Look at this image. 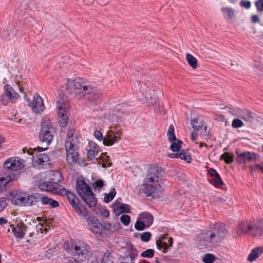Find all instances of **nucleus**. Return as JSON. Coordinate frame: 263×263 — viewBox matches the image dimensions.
<instances>
[{
  "mask_svg": "<svg viewBox=\"0 0 263 263\" xmlns=\"http://www.w3.org/2000/svg\"><path fill=\"white\" fill-rule=\"evenodd\" d=\"M97 223L98 224L92 225L90 230L93 234L100 235L102 232V223L99 221Z\"/></svg>",
  "mask_w": 263,
  "mask_h": 263,
  "instance_id": "35",
  "label": "nucleus"
},
{
  "mask_svg": "<svg viewBox=\"0 0 263 263\" xmlns=\"http://www.w3.org/2000/svg\"><path fill=\"white\" fill-rule=\"evenodd\" d=\"M120 220L124 226H127L130 222V217L128 215H123L120 217Z\"/></svg>",
  "mask_w": 263,
  "mask_h": 263,
  "instance_id": "45",
  "label": "nucleus"
},
{
  "mask_svg": "<svg viewBox=\"0 0 263 263\" xmlns=\"http://www.w3.org/2000/svg\"><path fill=\"white\" fill-rule=\"evenodd\" d=\"M68 108H63L62 110H59L58 112V117L59 118V124L61 127L66 126L69 119L67 115Z\"/></svg>",
  "mask_w": 263,
  "mask_h": 263,
  "instance_id": "20",
  "label": "nucleus"
},
{
  "mask_svg": "<svg viewBox=\"0 0 263 263\" xmlns=\"http://www.w3.org/2000/svg\"><path fill=\"white\" fill-rule=\"evenodd\" d=\"M240 5L246 9H249L251 6V3L249 1L242 0L240 2Z\"/></svg>",
  "mask_w": 263,
  "mask_h": 263,
  "instance_id": "52",
  "label": "nucleus"
},
{
  "mask_svg": "<svg viewBox=\"0 0 263 263\" xmlns=\"http://www.w3.org/2000/svg\"><path fill=\"white\" fill-rule=\"evenodd\" d=\"M4 169L0 172V193L6 190V185L17 180L21 176L23 164L13 157L8 159L3 164Z\"/></svg>",
  "mask_w": 263,
  "mask_h": 263,
  "instance_id": "1",
  "label": "nucleus"
},
{
  "mask_svg": "<svg viewBox=\"0 0 263 263\" xmlns=\"http://www.w3.org/2000/svg\"><path fill=\"white\" fill-rule=\"evenodd\" d=\"M191 122L192 127L196 131L201 129L204 125V121L198 117L191 118Z\"/></svg>",
  "mask_w": 263,
  "mask_h": 263,
  "instance_id": "29",
  "label": "nucleus"
},
{
  "mask_svg": "<svg viewBox=\"0 0 263 263\" xmlns=\"http://www.w3.org/2000/svg\"><path fill=\"white\" fill-rule=\"evenodd\" d=\"M67 252L74 256V261L71 263H80L85 260L90 251L91 247L84 242L78 243H71L66 246Z\"/></svg>",
  "mask_w": 263,
  "mask_h": 263,
  "instance_id": "6",
  "label": "nucleus"
},
{
  "mask_svg": "<svg viewBox=\"0 0 263 263\" xmlns=\"http://www.w3.org/2000/svg\"><path fill=\"white\" fill-rule=\"evenodd\" d=\"M38 187L42 191L50 192L61 195H66L67 197L69 193H72L66 191L63 185L55 182L41 181Z\"/></svg>",
  "mask_w": 263,
  "mask_h": 263,
  "instance_id": "7",
  "label": "nucleus"
},
{
  "mask_svg": "<svg viewBox=\"0 0 263 263\" xmlns=\"http://www.w3.org/2000/svg\"><path fill=\"white\" fill-rule=\"evenodd\" d=\"M167 239V234L160 235L159 239L156 241L157 247L159 250H162L163 253L167 252L170 248L168 243L165 240Z\"/></svg>",
  "mask_w": 263,
  "mask_h": 263,
  "instance_id": "21",
  "label": "nucleus"
},
{
  "mask_svg": "<svg viewBox=\"0 0 263 263\" xmlns=\"http://www.w3.org/2000/svg\"><path fill=\"white\" fill-rule=\"evenodd\" d=\"M244 125L243 122L239 119H234L232 121V126L234 128L241 127Z\"/></svg>",
  "mask_w": 263,
  "mask_h": 263,
  "instance_id": "43",
  "label": "nucleus"
},
{
  "mask_svg": "<svg viewBox=\"0 0 263 263\" xmlns=\"http://www.w3.org/2000/svg\"><path fill=\"white\" fill-rule=\"evenodd\" d=\"M4 89V92L1 97V101L4 105H7L9 100L12 102L15 101L19 96L13 88L9 84L5 85Z\"/></svg>",
  "mask_w": 263,
  "mask_h": 263,
  "instance_id": "11",
  "label": "nucleus"
},
{
  "mask_svg": "<svg viewBox=\"0 0 263 263\" xmlns=\"http://www.w3.org/2000/svg\"><path fill=\"white\" fill-rule=\"evenodd\" d=\"M241 117L244 120L250 122H252L255 119L253 116L252 112L247 109H245L242 111Z\"/></svg>",
  "mask_w": 263,
  "mask_h": 263,
  "instance_id": "36",
  "label": "nucleus"
},
{
  "mask_svg": "<svg viewBox=\"0 0 263 263\" xmlns=\"http://www.w3.org/2000/svg\"><path fill=\"white\" fill-rule=\"evenodd\" d=\"M220 159L223 160L227 164H231L234 161V156L230 153L225 152L220 156Z\"/></svg>",
  "mask_w": 263,
  "mask_h": 263,
  "instance_id": "31",
  "label": "nucleus"
},
{
  "mask_svg": "<svg viewBox=\"0 0 263 263\" xmlns=\"http://www.w3.org/2000/svg\"><path fill=\"white\" fill-rule=\"evenodd\" d=\"M101 212L104 217L107 218L109 216V211L106 209H103L102 211H101Z\"/></svg>",
  "mask_w": 263,
  "mask_h": 263,
  "instance_id": "60",
  "label": "nucleus"
},
{
  "mask_svg": "<svg viewBox=\"0 0 263 263\" xmlns=\"http://www.w3.org/2000/svg\"><path fill=\"white\" fill-rule=\"evenodd\" d=\"M215 259V257L212 254H206L203 257L202 261L204 263H213Z\"/></svg>",
  "mask_w": 263,
  "mask_h": 263,
  "instance_id": "41",
  "label": "nucleus"
},
{
  "mask_svg": "<svg viewBox=\"0 0 263 263\" xmlns=\"http://www.w3.org/2000/svg\"><path fill=\"white\" fill-rule=\"evenodd\" d=\"M41 202L43 205H49L52 208H55L59 206V203L57 201L46 196L41 197Z\"/></svg>",
  "mask_w": 263,
  "mask_h": 263,
  "instance_id": "26",
  "label": "nucleus"
},
{
  "mask_svg": "<svg viewBox=\"0 0 263 263\" xmlns=\"http://www.w3.org/2000/svg\"><path fill=\"white\" fill-rule=\"evenodd\" d=\"M236 161L239 164H245L248 162H256L258 161L260 156L258 154L249 152L244 151L240 152L238 150L236 151Z\"/></svg>",
  "mask_w": 263,
  "mask_h": 263,
  "instance_id": "10",
  "label": "nucleus"
},
{
  "mask_svg": "<svg viewBox=\"0 0 263 263\" xmlns=\"http://www.w3.org/2000/svg\"><path fill=\"white\" fill-rule=\"evenodd\" d=\"M104 185V182L102 179H98L92 184L93 188L95 190H96L97 188H101Z\"/></svg>",
  "mask_w": 263,
  "mask_h": 263,
  "instance_id": "47",
  "label": "nucleus"
},
{
  "mask_svg": "<svg viewBox=\"0 0 263 263\" xmlns=\"http://www.w3.org/2000/svg\"><path fill=\"white\" fill-rule=\"evenodd\" d=\"M74 133L75 130L74 129H69L65 141L66 160L68 164L70 165L78 162L79 156V146L77 145L79 141L77 136L75 135L74 136Z\"/></svg>",
  "mask_w": 263,
  "mask_h": 263,
  "instance_id": "3",
  "label": "nucleus"
},
{
  "mask_svg": "<svg viewBox=\"0 0 263 263\" xmlns=\"http://www.w3.org/2000/svg\"><path fill=\"white\" fill-rule=\"evenodd\" d=\"M58 99L57 108L58 110L69 108V103L66 100V97L63 93H60L58 97Z\"/></svg>",
  "mask_w": 263,
  "mask_h": 263,
  "instance_id": "25",
  "label": "nucleus"
},
{
  "mask_svg": "<svg viewBox=\"0 0 263 263\" xmlns=\"http://www.w3.org/2000/svg\"><path fill=\"white\" fill-rule=\"evenodd\" d=\"M161 187L160 185L153 186L152 184L144 183L141 186V190L146 196L155 198L158 196L159 194L161 192Z\"/></svg>",
  "mask_w": 263,
  "mask_h": 263,
  "instance_id": "15",
  "label": "nucleus"
},
{
  "mask_svg": "<svg viewBox=\"0 0 263 263\" xmlns=\"http://www.w3.org/2000/svg\"><path fill=\"white\" fill-rule=\"evenodd\" d=\"M213 181L214 182V185L215 186H221L223 184V182L218 174L214 177Z\"/></svg>",
  "mask_w": 263,
  "mask_h": 263,
  "instance_id": "46",
  "label": "nucleus"
},
{
  "mask_svg": "<svg viewBox=\"0 0 263 263\" xmlns=\"http://www.w3.org/2000/svg\"><path fill=\"white\" fill-rule=\"evenodd\" d=\"M221 11L223 12H225L228 15V17L229 19H231L233 17L234 13L233 10L231 8H222Z\"/></svg>",
  "mask_w": 263,
  "mask_h": 263,
  "instance_id": "49",
  "label": "nucleus"
},
{
  "mask_svg": "<svg viewBox=\"0 0 263 263\" xmlns=\"http://www.w3.org/2000/svg\"><path fill=\"white\" fill-rule=\"evenodd\" d=\"M252 229L249 231V235L255 237L261 236L263 233V219H260L252 224Z\"/></svg>",
  "mask_w": 263,
  "mask_h": 263,
  "instance_id": "16",
  "label": "nucleus"
},
{
  "mask_svg": "<svg viewBox=\"0 0 263 263\" xmlns=\"http://www.w3.org/2000/svg\"><path fill=\"white\" fill-rule=\"evenodd\" d=\"M167 136L168 140L170 142H175L177 140L176 137L174 134V128L173 124H171L167 130Z\"/></svg>",
  "mask_w": 263,
  "mask_h": 263,
  "instance_id": "37",
  "label": "nucleus"
},
{
  "mask_svg": "<svg viewBox=\"0 0 263 263\" xmlns=\"http://www.w3.org/2000/svg\"><path fill=\"white\" fill-rule=\"evenodd\" d=\"M255 169L259 170L261 173H263V162L260 164H256L254 165Z\"/></svg>",
  "mask_w": 263,
  "mask_h": 263,
  "instance_id": "62",
  "label": "nucleus"
},
{
  "mask_svg": "<svg viewBox=\"0 0 263 263\" xmlns=\"http://www.w3.org/2000/svg\"><path fill=\"white\" fill-rule=\"evenodd\" d=\"M135 228L137 231H143L147 228L146 227L145 223L138 218V219L135 224Z\"/></svg>",
  "mask_w": 263,
  "mask_h": 263,
  "instance_id": "40",
  "label": "nucleus"
},
{
  "mask_svg": "<svg viewBox=\"0 0 263 263\" xmlns=\"http://www.w3.org/2000/svg\"><path fill=\"white\" fill-rule=\"evenodd\" d=\"M114 211L118 216L122 213H130L131 212L129 205L125 203H120L118 200H116L114 205Z\"/></svg>",
  "mask_w": 263,
  "mask_h": 263,
  "instance_id": "18",
  "label": "nucleus"
},
{
  "mask_svg": "<svg viewBox=\"0 0 263 263\" xmlns=\"http://www.w3.org/2000/svg\"><path fill=\"white\" fill-rule=\"evenodd\" d=\"M263 253V247H258L254 248L249 254L248 260L252 262L256 260Z\"/></svg>",
  "mask_w": 263,
  "mask_h": 263,
  "instance_id": "24",
  "label": "nucleus"
},
{
  "mask_svg": "<svg viewBox=\"0 0 263 263\" xmlns=\"http://www.w3.org/2000/svg\"><path fill=\"white\" fill-rule=\"evenodd\" d=\"M81 89V93L84 92V96L91 102H96L100 99L101 92L96 87H92L88 82L84 81Z\"/></svg>",
  "mask_w": 263,
  "mask_h": 263,
  "instance_id": "9",
  "label": "nucleus"
},
{
  "mask_svg": "<svg viewBox=\"0 0 263 263\" xmlns=\"http://www.w3.org/2000/svg\"><path fill=\"white\" fill-rule=\"evenodd\" d=\"M66 90L70 95L77 94L76 89L74 84V81L68 82L66 84Z\"/></svg>",
  "mask_w": 263,
  "mask_h": 263,
  "instance_id": "39",
  "label": "nucleus"
},
{
  "mask_svg": "<svg viewBox=\"0 0 263 263\" xmlns=\"http://www.w3.org/2000/svg\"><path fill=\"white\" fill-rule=\"evenodd\" d=\"M89 146L90 147L89 149H94L95 151L97 149V148H99L98 145L92 141H89L88 142Z\"/></svg>",
  "mask_w": 263,
  "mask_h": 263,
  "instance_id": "57",
  "label": "nucleus"
},
{
  "mask_svg": "<svg viewBox=\"0 0 263 263\" xmlns=\"http://www.w3.org/2000/svg\"><path fill=\"white\" fill-rule=\"evenodd\" d=\"M39 137L41 141L46 143L48 146L53 138L54 129L49 121H45L41 123Z\"/></svg>",
  "mask_w": 263,
  "mask_h": 263,
  "instance_id": "8",
  "label": "nucleus"
},
{
  "mask_svg": "<svg viewBox=\"0 0 263 263\" xmlns=\"http://www.w3.org/2000/svg\"><path fill=\"white\" fill-rule=\"evenodd\" d=\"M252 229L251 223L248 221H241L237 226L236 233L238 235L241 234H249V231Z\"/></svg>",
  "mask_w": 263,
  "mask_h": 263,
  "instance_id": "19",
  "label": "nucleus"
},
{
  "mask_svg": "<svg viewBox=\"0 0 263 263\" xmlns=\"http://www.w3.org/2000/svg\"><path fill=\"white\" fill-rule=\"evenodd\" d=\"M251 21L253 23H257L259 22V18L257 15H253L251 16Z\"/></svg>",
  "mask_w": 263,
  "mask_h": 263,
  "instance_id": "61",
  "label": "nucleus"
},
{
  "mask_svg": "<svg viewBox=\"0 0 263 263\" xmlns=\"http://www.w3.org/2000/svg\"><path fill=\"white\" fill-rule=\"evenodd\" d=\"M74 84L75 86V89H76V93H81V89L84 80L82 78L78 77L74 80Z\"/></svg>",
  "mask_w": 263,
  "mask_h": 263,
  "instance_id": "32",
  "label": "nucleus"
},
{
  "mask_svg": "<svg viewBox=\"0 0 263 263\" xmlns=\"http://www.w3.org/2000/svg\"><path fill=\"white\" fill-rule=\"evenodd\" d=\"M28 105L32 108V111L35 113H39L45 109L43 100L38 93H35L33 100L30 99L27 100Z\"/></svg>",
  "mask_w": 263,
  "mask_h": 263,
  "instance_id": "13",
  "label": "nucleus"
},
{
  "mask_svg": "<svg viewBox=\"0 0 263 263\" xmlns=\"http://www.w3.org/2000/svg\"><path fill=\"white\" fill-rule=\"evenodd\" d=\"M138 218L145 223L147 228L150 227L153 223L154 217L152 214L148 212H143L141 213Z\"/></svg>",
  "mask_w": 263,
  "mask_h": 263,
  "instance_id": "22",
  "label": "nucleus"
},
{
  "mask_svg": "<svg viewBox=\"0 0 263 263\" xmlns=\"http://www.w3.org/2000/svg\"><path fill=\"white\" fill-rule=\"evenodd\" d=\"M95 152L94 149L87 150V155L90 160H93L95 158Z\"/></svg>",
  "mask_w": 263,
  "mask_h": 263,
  "instance_id": "53",
  "label": "nucleus"
},
{
  "mask_svg": "<svg viewBox=\"0 0 263 263\" xmlns=\"http://www.w3.org/2000/svg\"><path fill=\"white\" fill-rule=\"evenodd\" d=\"M33 160L39 165H43L45 162H48L49 160V156L45 154H40L36 156H33Z\"/></svg>",
  "mask_w": 263,
  "mask_h": 263,
  "instance_id": "27",
  "label": "nucleus"
},
{
  "mask_svg": "<svg viewBox=\"0 0 263 263\" xmlns=\"http://www.w3.org/2000/svg\"><path fill=\"white\" fill-rule=\"evenodd\" d=\"M178 158L186 161L187 163L191 162L192 158L188 149H180L178 152Z\"/></svg>",
  "mask_w": 263,
  "mask_h": 263,
  "instance_id": "28",
  "label": "nucleus"
},
{
  "mask_svg": "<svg viewBox=\"0 0 263 263\" xmlns=\"http://www.w3.org/2000/svg\"><path fill=\"white\" fill-rule=\"evenodd\" d=\"M171 144L170 146V149L174 152H179L181 148V146L179 145L178 144L176 143V142H171Z\"/></svg>",
  "mask_w": 263,
  "mask_h": 263,
  "instance_id": "48",
  "label": "nucleus"
},
{
  "mask_svg": "<svg viewBox=\"0 0 263 263\" xmlns=\"http://www.w3.org/2000/svg\"><path fill=\"white\" fill-rule=\"evenodd\" d=\"M103 230H106L107 231H112V225L110 223L108 222H104L102 224V231Z\"/></svg>",
  "mask_w": 263,
  "mask_h": 263,
  "instance_id": "51",
  "label": "nucleus"
},
{
  "mask_svg": "<svg viewBox=\"0 0 263 263\" xmlns=\"http://www.w3.org/2000/svg\"><path fill=\"white\" fill-rule=\"evenodd\" d=\"M9 227L12 228L13 234L16 238L22 239L24 237L25 233L21 228H16L13 224H10Z\"/></svg>",
  "mask_w": 263,
  "mask_h": 263,
  "instance_id": "30",
  "label": "nucleus"
},
{
  "mask_svg": "<svg viewBox=\"0 0 263 263\" xmlns=\"http://www.w3.org/2000/svg\"><path fill=\"white\" fill-rule=\"evenodd\" d=\"M43 195L39 194L37 196L29 195V205H34L37 202L41 201V197Z\"/></svg>",
  "mask_w": 263,
  "mask_h": 263,
  "instance_id": "38",
  "label": "nucleus"
},
{
  "mask_svg": "<svg viewBox=\"0 0 263 263\" xmlns=\"http://www.w3.org/2000/svg\"><path fill=\"white\" fill-rule=\"evenodd\" d=\"M208 174L212 177H214L218 174V173L214 168H210L208 171Z\"/></svg>",
  "mask_w": 263,
  "mask_h": 263,
  "instance_id": "59",
  "label": "nucleus"
},
{
  "mask_svg": "<svg viewBox=\"0 0 263 263\" xmlns=\"http://www.w3.org/2000/svg\"><path fill=\"white\" fill-rule=\"evenodd\" d=\"M117 133L112 131L108 133L103 138V144L105 146H111L117 142Z\"/></svg>",
  "mask_w": 263,
  "mask_h": 263,
  "instance_id": "23",
  "label": "nucleus"
},
{
  "mask_svg": "<svg viewBox=\"0 0 263 263\" xmlns=\"http://www.w3.org/2000/svg\"><path fill=\"white\" fill-rule=\"evenodd\" d=\"M191 139L193 141H195V140H197V137H198V134L196 132V130L195 132H192L191 133Z\"/></svg>",
  "mask_w": 263,
  "mask_h": 263,
  "instance_id": "63",
  "label": "nucleus"
},
{
  "mask_svg": "<svg viewBox=\"0 0 263 263\" xmlns=\"http://www.w3.org/2000/svg\"><path fill=\"white\" fill-rule=\"evenodd\" d=\"M7 199L5 198L0 199V211L3 210L7 205Z\"/></svg>",
  "mask_w": 263,
  "mask_h": 263,
  "instance_id": "56",
  "label": "nucleus"
},
{
  "mask_svg": "<svg viewBox=\"0 0 263 263\" xmlns=\"http://www.w3.org/2000/svg\"><path fill=\"white\" fill-rule=\"evenodd\" d=\"M164 174V171L162 167L157 165H152L147 170L146 179L150 182L161 178Z\"/></svg>",
  "mask_w": 263,
  "mask_h": 263,
  "instance_id": "12",
  "label": "nucleus"
},
{
  "mask_svg": "<svg viewBox=\"0 0 263 263\" xmlns=\"http://www.w3.org/2000/svg\"><path fill=\"white\" fill-rule=\"evenodd\" d=\"M15 203L17 205H29V194L19 192L16 193L13 196Z\"/></svg>",
  "mask_w": 263,
  "mask_h": 263,
  "instance_id": "17",
  "label": "nucleus"
},
{
  "mask_svg": "<svg viewBox=\"0 0 263 263\" xmlns=\"http://www.w3.org/2000/svg\"><path fill=\"white\" fill-rule=\"evenodd\" d=\"M152 236V234L149 232H145L141 234V240L143 242L148 241Z\"/></svg>",
  "mask_w": 263,
  "mask_h": 263,
  "instance_id": "44",
  "label": "nucleus"
},
{
  "mask_svg": "<svg viewBox=\"0 0 263 263\" xmlns=\"http://www.w3.org/2000/svg\"><path fill=\"white\" fill-rule=\"evenodd\" d=\"M255 6L258 11H263V0H257L255 3Z\"/></svg>",
  "mask_w": 263,
  "mask_h": 263,
  "instance_id": "50",
  "label": "nucleus"
},
{
  "mask_svg": "<svg viewBox=\"0 0 263 263\" xmlns=\"http://www.w3.org/2000/svg\"><path fill=\"white\" fill-rule=\"evenodd\" d=\"M119 263H133L129 261L128 256H126L123 257V261H120Z\"/></svg>",
  "mask_w": 263,
  "mask_h": 263,
  "instance_id": "64",
  "label": "nucleus"
},
{
  "mask_svg": "<svg viewBox=\"0 0 263 263\" xmlns=\"http://www.w3.org/2000/svg\"><path fill=\"white\" fill-rule=\"evenodd\" d=\"M116 194V191L115 188H111L108 194H105L104 197V202L109 203L113 200Z\"/></svg>",
  "mask_w": 263,
  "mask_h": 263,
  "instance_id": "34",
  "label": "nucleus"
},
{
  "mask_svg": "<svg viewBox=\"0 0 263 263\" xmlns=\"http://www.w3.org/2000/svg\"><path fill=\"white\" fill-rule=\"evenodd\" d=\"M137 252H130L128 256L129 261L133 263H134V260L137 257Z\"/></svg>",
  "mask_w": 263,
  "mask_h": 263,
  "instance_id": "54",
  "label": "nucleus"
},
{
  "mask_svg": "<svg viewBox=\"0 0 263 263\" xmlns=\"http://www.w3.org/2000/svg\"><path fill=\"white\" fill-rule=\"evenodd\" d=\"M129 114L127 106L125 104H118L112 110V116L117 122H120Z\"/></svg>",
  "mask_w": 263,
  "mask_h": 263,
  "instance_id": "14",
  "label": "nucleus"
},
{
  "mask_svg": "<svg viewBox=\"0 0 263 263\" xmlns=\"http://www.w3.org/2000/svg\"><path fill=\"white\" fill-rule=\"evenodd\" d=\"M93 135H94V136L95 137V138L96 139H97L98 140H99L100 141H101V140L103 141L104 137L103 136L102 133L100 131L95 130L93 133Z\"/></svg>",
  "mask_w": 263,
  "mask_h": 263,
  "instance_id": "55",
  "label": "nucleus"
},
{
  "mask_svg": "<svg viewBox=\"0 0 263 263\" xmlns=\"http://www.w3.org/2000/svg\"><path fill=\"white\" fill-rule=\"evenodd\" d=\"M154 252L153 249H147L141 254V256L145 258H152L154 255Z\"/></svg>",
  "mask_w": 263,
  "mask_h": 263,
  "instance_id": "42",
  "label": "nucleus"
},
{
  "mask_svg": "<svg viewBox=\"0 0 263 263\" xmlns=\"http://www.w3.org/2000/svg\"><path fill=\"white\" fill-rule=\"evenodd\" d=\"M225 225L223 223H216L210 227L209 230L198 235L201 245L213 246L221 242L226 236Z\"/></svg>",
  "mask_w": 263,
  "mask_h": 263,
  "instance_id": "2",
  "label": "nucleus"
},
{
  "mask_svg": "<svg viewBox=\"0 0 263 263\" xmlns=\"http://www.w3.org/2000/svg\"><path fill=\"white\" fill-rule=\"evenodd\" d=\"M186 59L189 64L193 68L196 69L198 66L197 60L192 54L187 53Z\"/></svg>",
  "mask_w": 263,
  "mask_h": 263,
  "instance_id": "33",
  "label": "nucleus"
},
{
  "mask_svg": "<svg viewBox=\"0 0 263 263\" xmlns=\"http://www.w3.org/2000/svg\"><path fill=\"white\" fill-rule=\"evenodd\" d=\"M68 200L73 209L77 214L84 217L91 227L92 225L98 224L99 220L95 216H90V212L86 208L80 203V200L73 193H69L68 196Z\"/></svg>",
  "mask_w": 263,
  "mask_h": 263,
  "instance_id": "5",
  "label": "nucleus"
},
{
  "mask_svg": "<svg viewBox=\"0 0 263 263\" xmlns=\"http://www.w3.org/2000/svg\"><path fill=\"white\" fill-rule=\"evenodd\" d=\"M213 199L216 203L219 204L223 203L226 201L223 198L219 197H215Z\"/></svg>",
  "mask_w": 263,
  "mask_h": 263,
  "instance_id": "58",
  "label": "nucleus"
},
{
  "mask_svg": "<svg viewBox=\"0 0 263 263\" xmlns=\"http://www.w3.org/2000/svg\"><path fill=\"white\" fill-rule=\"evenodd\" d=\"M76 189L79 196L89 208H95L96 206L98 200L91 187L83 179L77 180Z\"/></svg>",
  "mask_w": 263,
  "mask_h": 263,
  "instance_id": "4",
  "label": "nucleus"
}]
</instances>
